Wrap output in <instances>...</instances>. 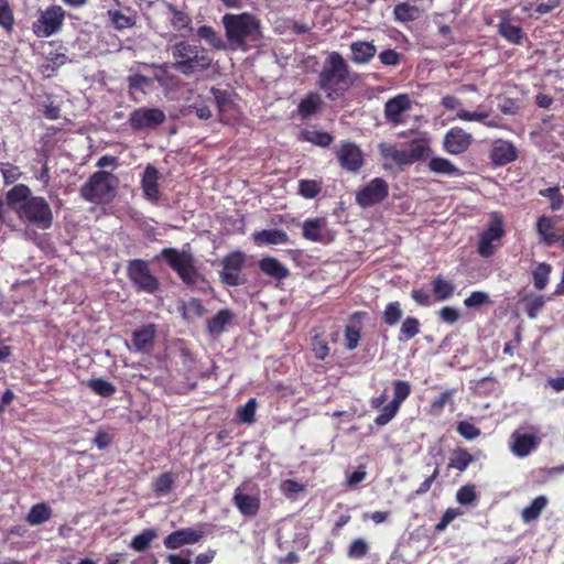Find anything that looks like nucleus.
<instances>
[{
	"mask_svg": "<svg viewBox=\"0 0 564 564\" xmlns=\"http://www.w3.org/2000/svg\"><path fill=\"white\" fill-rule=\"evenodd\" d=\"M226 37L231 50L247 51V40H258L261 35L260 21L251 13H226L223 17Z\"/></svg>",
	"mask_w": 564,
	"mask_h": 564,
	"instance_id": "2",
	"label": "nucleus"
},
{
	"mask_svg": "<svg viewBox=\"0 0 564 564\" xmlns=\"http://www.w3.org/2000/svg\"><path fill=\"white\" fill-rule=\"evenodd\" d=\"M257 409V401L254 398L249 399L241 408L237 411V416L242 423H253Z\"/></svg>",
	"mask_w": 564,
	"mask_h": 564,
	"instance_id": "54",
	"label": "nucleus"
},
{
	"mask_svg": "<svg viewBox=\"0 0 564 564\" xmlns=\"http://www.w3.org/2000/svg\"><path fill=\"white\" fill-rule=\"evenodd\" d=\"M322 105V99L318 94L310 93L297 105V112L303 119H307L315 115Z\"/></svg>",
	"mask_w": 564,
	"mask_h": 564,
	"instance_id": "33",
	"label": "nucleus"
},
{
	"mask_svg": "<svg viewBox=\"0 0 564 564\" xmlns=\"http://www.w3.org/2000/svg\"><path fill=\"white\" fill-rule=\"evenodd\" d=\"M166 119L163 110L159 108L140 107L129 116V126L133 131L155 129Z\"/></svg>",
	"mask_w": 564,
	"mask_h": 564,
	"instance_id": "12",
	"label": "nucleus"
},
{
	"mask_svg": "<svg viewBox=\"0 0 564 564\" xmlns=\"http://www.w3.org/2000/svg\"><path fill=\"white\" fill-rule=\"evenodd\" d=\"M545 301L542 295L533 296L525 301V313L529 318H536L539 313L544 307Z\"/></svg>",
	"mask_w": 564,
	"mask_h": 564,
	"instance_id": "61",
	"label": "nucleus"
},
{
	"mask_svg": "<svg viewBox=\"0 0 564 564\" xmlns=\"http://www.w3.org/2000/svg\"><path fill=\"white\" fill-rule=\"evenodd\" d=\"M17 214L21 220L36 226L40 229H48L53 224V213L51 206L44 197L33 196L22 206L17 208Z\"/></svg>",
	"mask_w": 564,
	"mask_h": 564,
	"instance_id": "7",
	"label": "nucleus"
},
{
	"mask_svg": "<svg viewBox=\"0 0 564 564\" xmlns=\"http://www.w3.org/2000/svg\"><path fill=\"white\" fill-rule=\"evenodd\" d=\"M197 36L205 40L215 50H226L225 41L209 25H202L197 29Z\"/></svg>",
	"mask_w": 564,
	"mask_h": 564,
	"instance_id": "43",
	"label": "nucleus"
},
{
	"mask_svg": "<svg viewBox=\"0 0 564 564\" xmlns=\"http://www.w3.org/2000/svg\"><path fill=\"white\" fill-rule=\"evenodd\" d=\"M489 294L484 291H474L464 300V305L467 308H479L484 305L490 304Z\"/></svg>",
	"mask_w": 564,
	"mask_h": 564,
	"instance_id": "56",
	"label": "nucleus"
},
{
	"mask_svg": "<svg viewBox=\"0 0 564 564\" xmlns=\"http://www.w3.org/2000/svg\"><path fill=\"white\" fill-rule=\"evenodd\" d=\"M475 460H476V457L473 456L466 448L457 447L452 453V456H451L449 463H448V468L456 469V470L463 473Z\"/></svg>",
	"mask_w": 564,
	"mask_h": 564,
	"instance_id": "32",
	"label": "nucleus"
},
{
	"mask_svg": "<svg viewBox=\"0 0 564 564\" xmlns=\"http://www.w3.org/2000/svg\"><path fill=\"white\" fill-rule=\"evenodd\" d=\"M411 386L408 381L395 380L393 382V399L391 402H395L398 406L410 395Z\"/></svg>",
	"mask_w": 564,
	"mask_h": 564,
	"instance_id": "59",
	"label": "nucleus"
},
{
	"mask_svg": "<svg viewBox=\"0 0 564 564\" xmlns=\"http://www.w3.org/2000/svg\"><path fill=\"white\" fill-rule=\"evenodd\" d=\"M380 155L384 160H392L399 166L411 165L426 159L431 152L430 145L425 140L414 139L410 142L409 150L398 149L395 144L381 142L378 145Z\"/></svg>",
	"mask_w": 564,
	"mask_h": 564,
	"instance_id": "6",
	"label": "nucleus"
},
{
	"mask_svg": "<svg viewBox=\"0 0 564 564\" xmlns=\"http://www.w3.org/2000/svg\"><path fill=\"white\" fill-rule=\"evenodd\" d=\"M299 140L310 142L319 148H328L333 143L334 137L325 131L303 129L300 132Z\"/></svg>",
	"mask_w": 564,
	"mask_h": 564,
	"instance_id": "31",
	"label": "nucleus"
},
{
	"mask_svg": "<svg viewBox=\"0 0 564 564\" xmlns=\"http://www.w3.org/2000/svg\"><path fill=\"white\" fill-rule=\"evenodd\" d=\"M159 180V170L154 165L148 164L142 173L140 186L144 199L151 204H158L161 198Z\"/></svg>",
	"mask_w": 564,
	"mask_h": 564,
	"instance_id": "18",
	"label": "nucleus"
},
{
	"mask_svg": "<svg viewBox=\"0 0 564 564\" xmlns=\"http://www.w3.org/2000/svg\"><path fill=\"white\" fill-rule=\"evenodd\" d=\"M87 387L97 395L109 398L116 392V387L104 378H93L87 381Z\"/></svg>",
	"mask_w": 564,
	"mask_h": 564,
	"instance_id": "48",
	"label": "nucleus"
},
{
	"mask_svg": "<svg viewBox=\"0 0 564 564\" xmlns=\"http://www.w3.org/2000/svg\"><path fill=\"white\" fill-rule=\"evenodd\" d=\"M529 430L530 432H522L518 429L510 436V451L519 458L527 457L540 445L541 438L536 435L539 429L531 425Z\"/></svg>",
	"mask_w": 564,
	"mask_h": 564,
	"instance_id": "13",
	"label": "nucleus"
},
{
	"mask_svg": "<svg viewBox=\"0 0 564 564\" xmlns=\"http://www.w3.org/2000/svg\"><path fill=\"white\" fill-rule=\"evenodd\" d=\"M182 317L187 321L192 322L195 318L202 317L206 308L203 305L202 301L195 297L189 299L187 302L183 303L180 307Z\"/></svg>",
	"mask_w": 564,
	"mask_h": 564,
	"instance_id": "37",
	"label": "nucleus"
},
{
	"mask_svg": "<svg viewBox=\"0 0 564 564\" xmlns=\"http://www.w3.org/2000/svg\"><path fill=\"white\" fill-rule=\"evenodd\" d=\"M429 170L437 175H447L458 177L463 175L460 169H458L452 161L442 156H433L429 161Z\"/></svg>",
	"mask_w": 564,
	"mask_h": 564,
	"instance_id": "28",
	"label": "nucleus"
},
{
	"mask_svg": "<svg viewBox=\"0 0 564 564\" xmlns=\"http://www.w3.org/2000/svg\"><path fill=\"white\" fill-rule=\"evenodd\" d=\"M155 337V329L153 325L143 326L140 329H137L132 333V343L129 345L127 343V347L130 351H150L153 347Z\"/></svg>",
	"mask_w": 564,
	"mask_h": 564,
	"instance_id": "21",
	"label": "nucleus"
},
{
	"mask_svg": "<svg viewBox=\"0 0 564 564\" xmlns=\"http://www.w3.org/2000/svg\"><path fill=\"white\" fill-rule=\"evenodd\" d=\"M232 501L245 517H253L260 509V499L257 496L243 494L240 487L235 490Z\"/></svg>",
	"mask_w": 564,
	"mask_h": 564,
	"instance_id": "22",
	"label": "nucleus"
},
{
	"mask_svg": "<svg viewBox=\"0 0 564 564\" xmlns=\"http://www.w3.org/2000/svg\"><path fill=\"white\" fill-rule=\"evenodd\" d=\"M286 536H289L294 550H305L308 546L310 536L306 528L303 525H294L292 531H286Z\"/></svg>",
	"mask_w": 564,
	"mask_h": 564,
	"instance_id": "41",
	"label": "nucleus"
},
{
	"mask_svg": "<svg viewBox=\"0 0 564 564\" xmlns=\"http://www.w3.org/2000/svg\"><path fill=\"white\" fill-rule=\"evenodd\" d=\"M52 517V509L45 502H40L31 507L26 521L31 525H40Z\"/></svg>",
	"mask_w": 564,
	"mask_h": 564,
	"instance_id": "35",
	"label": "nucleus"
},
{
	"mask_svg": "<svg viewBox=\"0 0 564 564\" xmlns=\"http://www.w3.org/2000/svg\"><path fill=\"white\" fill-rule=\"evenodd\" d=\"M0 26L10 34L14 26V15L9 0H0Z\"/></svg>",
	"mask_w": 564,
	"mask_h": 564,
	"instance_id": "50",
	"label": "nucleus"
},
{
	"mask_svg": "<svg viewBox=\"0 0 564 564\" xmlns=\"http://www.w3.org/2000/svg\"><path fill=\"white\" fill-rule=\"evenodd\" d=\"M47 64L43 65L45 72L55 73L61 66L65 65L69 59L66 54L51 52L46 56Z\"/></svg>",
	"mask_w": 564,
	"mask_h": 564,
	"instance_id": "58",
	"label": "nucleus"
},
{
	"mask_svg": "<svg viewBox=\"0 0 564 564\" xmlns=\"http://www.w3.org/2000/svg\"><path fill=\"white\" fill-rule=\"evenodd\" d=\"M473 142V137L459 127L449 129L443 139L444 150L452 155L465 153Z\"/></svg>",
	"mask_w": 564,
	"mask_h": 564,
	"instance_id": "16",
	"label": "nucleus"
},
{
	"mask_svg": "<svg viewBox=\"0 0 564 564\" xmlns=\"http://www.w3.org/2000/svg\"><path fill=\"white\" fill-rule=\"evenodd\" d=\"M259 269L276 281L285 280L290 275V270L274 257H263L259 261Z\"/></svg>",
	"mask_w": 564,
	"mask_h": 564,
	"instance_id": "25",
	"label": "nucleus"
},
{
	"mask_svg": "<svg viewBox=\"0 0 564 564\" xmlns=\"http://www.w3.org/2000/svg\"><path fill=\"white\" fill-rule=\"evenodd\" d=\"M421 330V323L416 317L408 316L402 321L398 340L406 343L414 338Z\"/></svg>",
	"mask_w": 564,
	"mask_h": 564,
	"instance_id": "38",
	"label": "nucleus"
},
{
	"mask_svg": "<svg viewBox=\"0 0 564 564\" xmlns=\"http://www.w3.org/2000/svg\"><path fill=\"white\" fill-rule=\"evenodd\" d=\"M555 223L549 216H540L536 221V232L540 238V242L547 247L554 246L560 242L561 235L554 231Z\"/></svg>",
	"mask_w": 564,
	"mask_h": 564,
	"instance_id": "23",
	"label": "nucleus"
},
{
	"mask_svg": "<svg viewBox=\"0 0 564 564\" xmlns=\"http://www.w3.org/2000/svg\"><path fill=\"white\" fill-rule=\"evenodd\" d=\"M345 347L347 350H355L358 347L361 330L355 325H346L345 327Z\"/></svg>",
	"mask_w": 564,
	"mask_h": 564,
	"instance_id": "57",
	"label": "nucleus"
},
{
	"mask_svg": "<svg viewBox=\"0 0 564 564\" xmlns=\"http://www.w3.org/2000/svg\"><path fill=\"white\" fill-rule=\"evenodd\" d=\"M64 19L65 10L61 6H50L32 23V31L37 37H50L61 31Z\"/></svg>",
	"mask_w": 564,
	"mask_h": 564,
	"instance_id": "9",
	"label": "nucleus"
},
{
	"mask_svg": "<svg viewBox=\"0 0 564 564\" xmlns=\"http://www.w3.org/2000/svg\"><path fill=\"white\" fill-rule=\"evenodd\" d=\"M158 538V530L154 528L144 529L141 533L133 536L129 546L137 552H144L150 544Z\"/></svg>",
	"mask_w": 564,
	"mask_h": 564,
	"instance_id": "36",
	"label": "nucleus"
},
{
	"mask_svg": "<svg viewBox=\"0 0 564 564\" xmlns=\"http://www.w3.org/2000/svg\"><path fill=\"white\" fill-rule=\"evenodd\" d=\"M326 225L323 218H308L303 223V237L306 240L321 242L323 239L322 229Z\"/></svg>",
	"mask_w": 564,
	"mask_h": 564,
	"instance_id": "34",
	"label": "nucleus"
},
{
	"mask_svg": "<svg viewBox=\"0 0 564 564\" xmlns=\"http://www.w3.org/2000/svg\"><path fill=\"white\" fill-rule=\"evenodd\" d=\"M403 311L399 302H390L382 312V321L388 326H395L402 318Z\"/></svg>",
	"mask_w": 564,
	"mask_h": 564,
	"instance_id": "49",
	"label": "nucleus"
},
{
	"mask_svg": "<svg viewBox=\"0 0 564 564\" xmlns=\"http://www.w3.org/2000/svg\"><path fill=\"white\" fill-rule=\"evenodd\" d=\"M393 15L395 21L405 23L414 21L420 15V9L416 6L408 2L398 3L394 6Z\"/></svg>",
	"mask_w": 564,
	"mask_h": 564,
	"instance_id": "39",
	"label": "nucleus"
},
{
	"mask_svg": "<svg viewBox=\"0 0 564 564\" xmlns=\"http://www.w3.org/2000/svg\"><path fill=\"white\" fill-rule=\"evenodd\" d=\"M433 294L437 301H446L454 293V285L452 282L438 275L432 281Z\"/></svg>",
	"mask_w": 564,
	"mask_h": 564,
	"instance_id": "44",
	"label": "nucleus"
},
{
	"mask_svg": "<svg viewBox=\"0 0 564 564\" xmlns=\"http://www.w3.org/2000/svg\"><path fill=\"white\" fill-rule=\"evenodd\" d=\"M118 184L116 175L102 170L97 171L80 187V196L93 204L110 203L117 195Z\"/></svg>",
	"mask_w": 564,
	"mask_h": 564,
	"instance_id": "5",
	"label": "nucleus"
},
{
	"mask_svg": "<svg viewBox=\"0 0 564 564\" xmlns=\"http://www.w3.org/2000/svg\"><path fill=\"white\" fill-rule=\"evenodd\" d=\"M252 239L258 246L285 245L289 242L288 234L278 228L256 231L252 234Z\"/></svg>",
	"mask_w": 564,
	"mask_h": 564,
	"instance_id": "24",
	"label": "nucleus"
},
{
	"mask_svg": "<svg viewBox=\"0 0 564 564\" xmlns=\"http://www.w3.org/2000/svg\"><path fill=\"white\" fill-rule=\"evenodd\" d=\"M127 83L130 94L135 91L147 94L153 87L152 78L139 73L129 75L127 77Z\"/></svg>",
	"mask_w": 564,
	"mask_h": 564,
	"instance_id": "40",
	"label": "nucleus"
},
{
	"mask_svg": "<svg viewBox=\"0 0 564 564\" xmlns=\"http://www.w3.org/2000/svg\"><path fill=\"white\" fill-rule=\"evenodd\" d=\"M477 499L476 487L473 484L462 486L456 492V501L462 506H471Z\"/></svg>",
	"mask_w": 564,
	"mask_h": 564,
	"instance_id": "51",
	"label": "nucleus"
},
{
	"mask_svg": "<svg viewBox=\"0 0 564 564\" xmlns=\"http://www.w3.org/2000/svg\"><path fill=\"white\" fill-rule=\"evenodd\" d=\"M457 432L465 440L471 441L480 435V430L468 421H460L456 427Z\"/></svg>",
	"mask_w": 564,
	"mask_h": 564,
	"instance_id": "63",
	"label": "nucleus"
},
{
	"mask_svg": "<svg viewBox=\"0 0 564 564\" xmlns=\"http://www.w3.org/2000/svg\"><path fill=\"white\" fill-rule=\"evenodd\" d=\"M204 536V532L193 528H183L173 531L165 536L163 544L169 550H176L184 545H191L199 542Z\"/></svg>",
	"mask_w": 564,
	"mask_h": 564,
	"instance_id": "19",
	"label": "nucleus"
},
{
	"mask_svg": "<svg viewBox=\"0 0 564 564\" xmlns=\"http://www.w3.org/2000/svg\"><path fill=\"white\" fill-rule=\"evenodd\" d=\"M539 194L545 198H549L551 202V209L558 210L564 204V197L560 192L557 186L547 187L544 189H540Z\"/></svg>",
	"mask_w": 564,
	"mask_h": 564,
	"instance_id": "55",
	"label": "nucleus"
},
{
	"mask_svg": "<svg viewBox=\"0 0 564 564\" xmlns=\"http://www.w3.org/2000/svg\"><path fill=\"white\" fill-rule=\"evenodd\" d=\"M209 91L220 116L230 109L234 101L229 90L212 87Z\"/></svg>",
	"mask_w": 564,
	"mask_h": 564,
	"instance_id": "42",
	"label": "nucleus"
},
{
	"mask_svg": "<svg viewBox=\"0 0 564 564\" xmlns=\"http://www.w3.org/2000/svg\"><path fill=\"white\" fill-rule=\"evenodd\" d=\"M171 53L175 62L172 67L185 76L207 70L213 58L208 51L199 45H194L187 41H180L171 46Z\"/></svg>",
	"mask_w": 564,
	"mask_h": 564,
	"instance_id": "3",
	"label": "nucleus"
},
{
	"mask_svg": "<svg viewBox=\"0 0 564 564\" xmlns=\"http://www.w3.org/2000/svg\"><path fill=\"white\" fill-rule=\"evenodd\" d=\"M108 15L116 30L122 31L134 25L135 21L132 17L123 14L119 10H109Z\"/></svg>",
	"mask_w": 564,
	"mask_h": 564,
	"instance_id": "52",
	"label": "nucleus"
},
{
	"mask_svg": "<svg viewBox=\"0 0 564 564\" xmlns=\"http://www.w3.org/2000/svg\"><path fill=\"white\" fill-rule=\"evenodd\" d=\"M351 59L356 64H367L376 55L377 48L371 42L357 41L350 45Z\"/></svg>",
	"mask_w": 564,
	"mask_h": 564,
	"instance_id": "29",
	"label": "nucleus"
},
{
	"mask_svg": "<svg viewBox=\"0 0 564 564\" xmlns=\"http://www.w3.org/2000/svg\"><path fill=\"white\" fill-rule=\"evenodd\" d=\"M234 317V313L228 308H223L218 311L216 315H214L212 318L207 321V333L212 337L220 336L225 332L227 325H229L232 322Z\"/></svg>",
	"mask_w": 564,
	"mask_h": 564,
	"instance_id": "27",
	"label": "nucleus"
},
{
	"mask_svg": "<svg viewBox=\"0 0 564 564\" xmlns=\"http://www.w3.org/2000/svg\"><path fill=\"white\" fill-rule=\"evenodd\" d=\"M33 197L29 186L24 184L14 185L7 193V204L17 212V208Z\"/></svg>",
	"mask_w": 564,
	"mask_h": 564,
	"instance_id": "30",
	"label": "nucleus"
},
{
	"mask_svg": "<svg viewBox=\"0 0 564 564\" xmlns=\"http://www.w3.org/2000/svg\"><path fill=\"white\" fill-rule=\"evenodd\" d=\"M368 543L364 539L359 538L350 543L347 554L350 558L358 560L362 558L368 553Z\"/></svg>",
	"mask_w": 564,
	"mask_h": 564,
	"instance_id": "62",
	"label": "nucleus"
},
{
	"mask_svg": "<svg viewBox=\"0 0 564 564\" xmlns=\"http://www.w3.org/2000/svg\"><path fill=\"white\" fill-rule=\"evenodd\" d=\"M321 191V184L315 180H301L299 182V194L304 198H315Z\"/></svg>",
	"mask_w": 564,
	"mask_h": 564,
	"instance_id": "53",
	"label": "nucleus"
},
{
	"mask_svg": "<svg viewBox=\"0 0 564 564\" xmlns=\"http://www.w3.org/2000/svg\"><path fill=\"white\" fill-rule=\"evenodd\" d=\"M411 100L409 95L400 94L390 99L384 104V118L387 122L393 126H399L405 122L403 115L410 110Z\"/></svg>",
	"mask_w": 564,
	"mask_h": 564,
	"instance_id": "17",
	"label": "nucleus"
},
{
	"mask_svg": "<svg viewBox=\"0 0 564 564\" xmlns=\"http://www.w3.org/2000/svg\"><path fill=\"white\" fill-rule=\"evenodd\" d=\"M489 158L494 165L503 166L510 162H513L518 158V153L513 143L499 140L492 145Z\"/></svg>",
	"mask_w": 564,
	"mask_h": 564,
	"instance_id": "20",
	"label": "nucleus"
},
{
	"mask_svg": "<svg viewBox=\"0 0 564 564\" xmlns=\"http://www.w3.org/2000/svg\"><path fill=\"white\" fill-rule=\"evenodd\" d=\"M223 270L220 278L223 283L229 286H239L245 283V279L240 276L245 264V253L242 251H232L224 257Z\"/></svg>",
	"mask_w": 564,
	"mask_h": 564,
	"instance_id": "14",
	"label": "nucleus"
},
{
	"mask_svg": "<svg viewBox=\"0 0 564 564\" xmlns=\"http://www.w3.org/2000/svg\"><path fill=\"white\" fill-rule=\"evenodd\" d=\"M497 28L499 35L509 43L516 45L522 44L524 40V32L519 24H513L509 17L501 18Z\"/></svg>",
	"mask_w": 564,
	"mask_h": 564,
	"instance_id": "26",
	"label": "nucleus"
},
{
	"mask_svg": "<svg viewBox=\"0 0 564 564\" xmlns=\"http://www.w3.org/2000/svg\"><path fill=\"white\" fill-rule=\"evenodd\" d=\"M127 275L137 292L154 294L160 290V281L151 272L145 260H130L127 267Z\"/></svg>",
	"mask_w": 564,
	"mask_h": 564,
	"instance_id": "8",
	"label": "nucleus"
},
{
	"mask_svg": "<svg viewBox=\"0 0 564 564\" xmlns=\"http://www.w3.org/2000/svg\"><path fill=\"white\" fill-rule=\"evenodd\" d=\"M399 408L395 402L390 401L381 409L380 414L376 416L375 423L378 426L387 425L395 416Z\"/></svg>",
	"mask_w": 564,
	"mask_h": 564,
	"instance_id": "60",
	"label": "nucleus"
},
{
	"mask_svg": "<svg viewBox=\"0 0 564 564\" xmlns=\"http://www.w3.org/2000/svg\"><path fill=\"white\" fill-rule=\"evenodd\" d=\"M336 158L343 170L356 173L364 163V153L355 142L344 141L336 151Z\"/></svg>",
	"mask_w": 564,
	"mask_h": 564,
	"instance_id": "15",
	"label": "nucleus"
},
{
	"mask_svg": "<svg viewBox=\"0 0 564 564\" xmlns=\"http://www.w3.org/2000/svg\"><path fill=\"white\" fill-rule=\"evenodd\" d=\"M158 258H162L186 286L202 291L207 285L206 279L196 269L195 258L189 251L164 248Z\"/></svg>",
	"mask_w": 564,
	"mask_h": 564,
	"instance_id": "4",
	"label": "nucleus"
},
{
	"mask_svg": "<svg viewBox=\"0 0 564 564\" xmlns=\"http://www.w3.org/2000/svg\"><path fill=\"white\" fill-rule=\"evenodd\" d=\"M389 196V185L382 177H375L356 193V203L361 208L380 204Z\"/></svg>",
	"mask_w": 564,
	"mask_h": 564,
	"instance_id": "11",
	"label": "nucleus"
},
{
	"mask_svg": "<svg viewBox=\"0 0 564 564\" xmlns=\"http://www.w3.org/2000/svg\"><path fill=\"white\" fill-rule=\"evenodd\" d=\"M552 271L551 264L546 262L539 263L532 271L533 285L536 290L542 291L546 288Z\"/></svg>",
	"mask_w": 564,
	"mask_h": 564,
	"instance_id": "47",
	"label": "nucleus"
},
{
	"mask_svg": "<svg viewBox=\"0 0 564 564\" xmlns=\"http://www.w3.org/2000/svg\"><path fill=\"white\" fill-rule=\"evenodd\" d=\"M281 491L288 498H294L299 492L304 490V486L294 479H285L280 485Z\"/></svg>",
	"mask_w": 564,
	"mask_h": 564,
	"instance_id": "64",
	"label": "nucleus"
},
{
	"mask_svg": "<svg viewBox=\"0 0 564 564\" xmlns=\"http://www.w3.org/2000/svg\"><path fill=\"white\" fill-rule=\"evenodd\" d=\"M358 75L350 70L348 63L338 52H332L318 74V87L330 101L344 97L357 82Z\"/></svg>",
	"mask_w": 564,
	"mask_h": 564,
	"instance_id": "1",
	"label": "nucleus"
},
{
	"mask_svg": "<svg viewBox=\"0 0 564 564\" xmlns=\"http://www.w3.org/2000/svg\"><path fill=\"white\" fill-rule=\"evenodd\" d=\"M505 235L503 220L498 213H492L488 227L480 234L478 241V253L482 258H490L495 254L499 242Z\"/></svg>",
	"mask_w": 564,
	"mask_h": 564,
	"instance_id": "10",
	"label": "nucleus"
},
{
	"mask_svg": "<svg viewBox=\"0 0 564 564\" xmlns=\"http://www.w3.org/2000/svg\"><path fill=\"white\" fill-rule=\"evenodd\" d=\"M547 505V498L545 496H538L534 498L529 506H527L522 511V519L525 522L533 521L539 518L542 510Z\"/></svg>",
	"mask_w": 564,
	"mask_h": 564,
	"instance_id": "46",
	"label": "nucleus"
},
{
	"mask_svg": "<svg viewBox=\"0 0 564 564\" xmlns=\"http://www.w3.org/2000/svg\"><path fill=\"white\" fill-rule=\"evenodd\" d=\"M175 475L171 471H165L154 479L153 491L159 497L165 496L173 489Z\"/></svg>",
	"mask_w": 564,
	"mask_h": 564,
	"instance_id": "45",
	"label": "nucleus"
}]
</instances>
